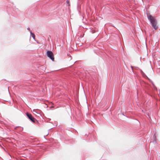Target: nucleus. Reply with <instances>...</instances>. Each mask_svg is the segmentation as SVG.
<instances>
[{
  "label": "nucleus",
  "instance_id": "1",
  "mask_svg": "<svg viewBox=\"0 0 160 160\" xmlns=\"http://www.w3.org/2000/svg\"><path fill=\"white\" fill-rule=\"evenodd\" d=\"M148 18L152 26L155 30H157L158 28L157 20L155 17H153L152 15L147 14Z\"/></svg>",
  "mask_w": 160,
  "mask_h": 160
},
{
  "label": "nucleus",
  "instance_id": "2",
  "mask_svg": "<svg viewBox=\"0 0 160 160\" xmlns=\"http://www.w3.org/2000/svg\"><path fill=\"white\" fill-rule=\"evenodd\" d=\"M47 55L49 58L52 60L53 61L54 58L53 56V53L51 51H48L47 52Z\"/></svg>",
  "mask_w": 160,
  "mask_h": 160
},
{
  "label": "nucleus",
  "instance_id": "3",
  "mask_svg": "<svg viewBox=\"0 0 160 160\" xmlns=\"http://www.w3.org/2000/svg\"><path fill=\"white\" fill-rule=\"evenodd\" d=\"M26 115L29 118V119L30 120L32 121V122H35L36 121V120L34 118H33V117L31 114H29L28 112H27Z\"/></svg>",
  "mask_w": 160,
  "mask_h": 160
},
{
  "label": "nucleus",
  "instance_id": "4",
  "mask_svg": "<svg viewBox=\"0 0 160 160\" xmlns=\"http://www.w3.org/2000/svg\"><path fill=\"white\" fill-rule=\"evenodd\" d=\"M30 33L32 35V38L34 39H35V35L31 31H30Z\"/></svg>",
  "mask_w": 160,
  "mask_h": 160
},
{
  "label": "nucleus",
  "instance_id": "5",
  "mask_svg": "<svg viewBox=\"0 0 160 160\" xmlns=\"http://www.w3.org/2000/svg\"><path fill=\"white\" fill-rule=\"evenodd\" d=\"M17 128H18L20 130H22L23 129V128L22 127H19V126L16 127H15V129H17Z\"/></svg>",
  "mask_w": 160,
  "mask_h": 160
},
{
  "label": "nucleus",
  "instance_id": "6",
  "mask_svg": "<svg viewBox=\"0 0 160 160\" xmlns=\"http://www.w3.org/2000/svg\"><path fill=\"white\" fill-rule=\"evenodd\" d=\"M66 2L68 4V6H70L69 2L68 0H67L66 1Z\"/></svg>",
  "mask_w": 160,
  "mask_h": 160
},
{
  "label": "nucleus",
  "instance_id": "7",
  "mask_svg": "<svg viewBox=\"0 0 160 160\" xmlns=\"http://www.w3.org/2000/svg\"><path fill=\"white\" fill-rule=\"evenodd\" d=\"M27 29H28V30H29V31H30V32L31 31L30 30V28H27Z\"/></svg>",
  "mask_w": 160,
  "mask_h": 160
}]
</instances>
